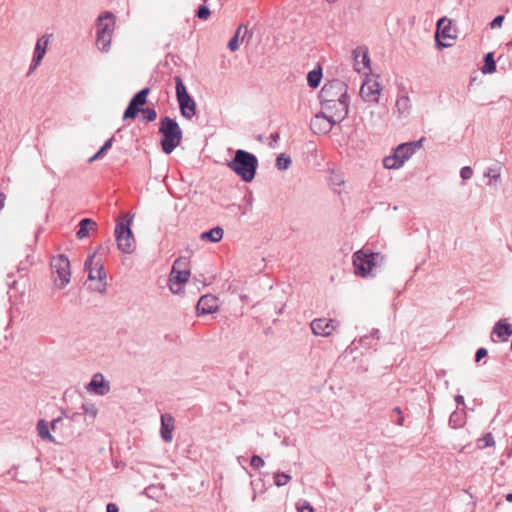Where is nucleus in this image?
I'll list each match as a JSON object with an SVG mask.
<instances>
[{"mask_svg":"<svg viewBox=\"0 0 512 512\" xmlns=\"http://www.w3.org/2000/svg\"><path fill=\"white\" fill-rule=\"evenodd\" d=\"M224 231L221 227H214L209 231L203 232L200 235V239L203 241H210L212 243H217L223 238Z\"/></svg>","mask_w":512,"mask_h":512,"instance_id":"a878e982","label":"nucleus"},{"mask_svg":"<svg viewBox=\"0 0 512 512\" xmlns=\"http://www.w3.org/2000/svg\"><path fill=\"white\" fill-rule=\"evenodd\" d=\"M381 87L374 78H367L360 87V97L366 103H377L380 97Z\"/></svg>","mask_w":512,"mask_h":512,"instance_id":"dca6fc26","label":"nucleus"},{"mask_svg":"<svg viewBox=\"0 0 512 512\" xmlns=\"http://www.w3.org/2000/svg\"><path fill=\"white\" fill-rule=\"evenodd\" d=\"M354 62L355 64H369L370 59L366 47H357L354 49Z\"/></svg>","mask_w":512,"mask_h":512,"instance_id":"c756f323","label":"nucleus"},{"mask_svg":"<svg viewBox=\"0 0 512 512\" xmlns=\"http://www.w3.org/2000/svg\"><path fill=\"white\" fill-rule=\"evenodd\" d=\"M35 67H36V66H33V68H31V69L29 70V72L27 73V75H28V76H29V75H31V74L33 73V71H34V68H35Z\"/></svg>","mask_w":512,"mask_h":512,"instance_id":"5fc2aeb1","label":"nucleus"},{"mask_svg":"<svg viewBox=\"0 0 512 512\" xmlns=\"http://www.w3.org/2000/svg\"><path fill=\"white\" fill-rule=\"evenodd\" d=\"M329 183L334 193H337L340 196L342 204H349L351 198L349 191L345 189L344 174L340 170H332L329 177Z\"/></svg>","mask_w":512,"mask_h":512,"instance_id":"2eb2a0df","label":"nucleus"},{"mask_svg":"<svg viewBox=\"0 0 512 512\" xmlns=\"http://www.w3.org/2000/svg\"><path fill=\"white\" fill-rule=\"evenodd\" d=\"M484 64H495L493 53H488L484 57Z\"/></svg>","mask_w":512,"mask_h":512,"instance_id":"a18cd8bd","label":"nucleus"},{"mask_svg":"<svg viewBox=\"0 0 512 512\" xmlns=\"http://www.w3.org/2000/svg\"><path fill=\"white\" fill-rule=\"evenodd\" d=\"M423 141L424 139L421 138L417 141L399 144L393 149L392 154L383 158L382 163L384 168L389 170H398L402 168L404 164L416 153V151L421 149Z\"/></svg>","mask_w":512,"mask_h":512,"instance_id":"7ed1b4c3","label":"nucleus"},{"mask_svg":"<svg viewBox=\"0 0 512 512\" xmlns=\"http://www.w3.org/2000/svg\"><path fill=\"white\" fill-rule=\"evenodd\" d=\"M504 20V16L499 15L491 22L490 26L492 29L500 27L502 25V22Z\"/></svg>","mask_w":512,"mask_h":512,"instance_id":"79ce46f5","label":"nucleus"},{"mask_svg":"<svg viewBox=\"0 0 512 512\" xmlns=\"http://www.w3.org/2000/svg\"><path fill=\"white\" fill-rule=\"evenodd\" d=\"M395 411H396L397 413L401 414V411H400V409H399V408H395Z\"/></svg>","mask_w":512,"mask_h":512,"instance_id":"6e6d98bb","label":"nucleus"},{"mask_svg":"<svg viewBox=\"0 0 512 512\" xmlns=\"http://www.w3.org/2000/svg\"><path fill=\"white\" fill-rule=\"evenodd\" d=\"M495 444L494 438L491 433L485 434L482 438L478 439L477 445L479 448L484 449Z\"/></svg>","mask_w":512,"mask_h":512,"instance_id":"c9c22d12","label":"nucleus"},{"mask_svg":"<svg viewBox=\"0 0 512 512\" xmlns=\"http://www.w3.org/2000/svg\"><path fill=\"white\" fill-rule=\"evenodd\" d=\"M488 354V351L486 348H479L477 351H476V354H475V360L477 362H479L482 358L486 357Z\"/></svg>","mask_w":512,"mask_h":512,"instance_id":"a19ab883","label":"nucleus"},{"mask_svg":"<svg viewBox=\"0 0 512 512\" xmlns=\"http://www.w3.org/2000/svg\"><path fill=\"white\" fill-rule=\"evenodd\" d=\"M505 498H506V501H508V502H512V493H508V494L505 496Z\"/></svg>","mask_w":512,"mask_h":512,"instance_id":"603ef678","label":"nucleus"},{"mask_svg":"<svg viewBox=\"0 0 512 512\" xmlns=\"http://www.w3.org/2000/svg\"><path fill=\"white\" fill-rule=\"evenodd\" d=\"M174 418L170 414L161 415L160 435L164 442L170 443L173 440Z\"/></svg>","mask_w":512,"mask_h":512,"instance_id":"412c9836","label":"nucleus"},{"mask_svg":"<svg viewBox=\"0 0 512 512\" xmlns=\"http://www.w3.org/2000/svg\"><path fill=\"white\" fill-rule=\"evenodd\" d=\"M176 82V95L183 117L192 119L196 114V103L193 98L188 94L186 87L181 77H175Z\"/></svg>","mask_w":512,"mask_h":512,"instance_id":"f8f14e48","label":"nucleus"},{"mask_svg":"<svg viewBox=\"0 0 512 512\" xmlns=\"http://www.w3.org/2000/svg\"><path fill=\"white\" fill-rule=\"evenodd\" d=\"M496 68H497V66H482L481 72L484 75L492 74V73L496 72Z\"/></svg>","mask_w":512,"mask_h":512,"instance_id":"37998d69","label":"nucleus"},{"mask_svg":"<svg viewBox=\"0 0 512 512\" xmlns=\"http://www.w3.org/2000/svg\"><path fill=\"white\" fill-rule=\"evenodd\" d=\"M291 480V476L287 473L277 471L273 475L274 484L277 487H283L287 485Z\"/></svg>","mask_w":512,"mask_h":512,"instance_id":"7c9ffc66","label":"nucleus"},{"mask_svg":"<svg viewBox=\"0 0 512 512\" xmlns=\"http://www.w3.org/2000/svg\"><path fill=\"white\" fill-rule=\"evenodd\" d=\"M296 509L298 512H313V507L306 500H299L296 504Z\"/></svg>","mask_w":512,"mask_h":512,"instance_id":"e433bc0d","label":"nucleus"},{"mask_svg":"<svg viewBox=\"0 0 512 512\" xmlns=\"http://www.w3.org/2000/svg\"><path fill=\"white\" fill-rule=\"evenodd\" d=\"M457 38V30L452 26L451 19L442 17L437 21L435 42L438 48L451 47Z\"/></svg>","mask_w":512,"mask_h":512,"instance_id":"9d476101","label":"nucleus"},{"mask_svg":"<svg viewBox=\"0 0 512 512\" xmlns=\"http://www.w3.org/2000/svg\"><path fill=\"white\" fill-rule=\"evenodd\" d=\"M321 79H322L321 66H316L307 75V82L311 88H317L321 82Z\"/></svg>","mask_w":512,"mask_h":512,"instance_id":"cd10ccee","label":"nucleus"},{"mask_svg":"<svg viewBox=\"0 0 512 512\" xmlns=\"http://www.w3.org/2000/svg\"><path fill=\"white\" fill-rule=\"evenodd\" d=\"M247 35L248 27L246 25L239 26L235 32V35L228 42V48L231 51H236L240 46V42H243Z\"/></svg>","mask_w":512,"mask_h":512,"instance_id":"b1692460","label":"nucleus"},{"mask_svg":"<svg viewBox=\"0 0 512 512\" xmlns=\"http://www.w3.org/2000/svg\"><path fill=\"white\" fill-rule=\"evenodd\" d=\"M398 424H399V425H402V424H403V417H402V416H400V418L398 419Z\"/></svg>","mask_w":512,"mask_h":512,"instance_id":"864d4df0","label":"nucleus"},{"mask_svg":"<svg viewBox=\"0 0 512 512\" xmlns=\"http://www.w3.org/2000/svg\"><path fill=\"white\" fill-rule=\"evenodd\" d=\"M97 224L94 220L90 218H84L79 223V229L77 231V237L79 239L86 238L89 235V232L95 231Z\"/></svg>","mask_w":512,"mask_h":512,"instance_id":"393cba45","label":"nucleus"},{"mask_svg":"<svg viewBox=\"0 0 512 512\" xmlns=\"http://www.w3.org/2000/svg\"><path fill=\"white\" fill-rule=\"evenodd\" d=\"M339 107V113L327 114V112H321L316 114L310 122L313 133L326 134L331 131L336 123L342 121L346 117V106L339 103Z\"/></svg>","mask_w":512,"mask_h":512,"instance_id":"6e6552de","label":"nucleus"},{"mask_svg":"<svg viewBox=\"0 0 512 512\" xmlns=\"http://www.w3.org/2000/svg\"><path fill=\"white\" fill-rule=\"evenodd\" d=\"M219 308L218 298L214 295H203L197 303V312L199 315H208L215 313Z\"/></svg>","mask_w":512,"mask_h":512,"instance_id":"aec40b11","label":"nucleus"},{"mask_svg":"<svg viewBox=\"0 0 512 512\" xmlns=\"http://www.w3.org/2000/svg\"><path fill=\"white\" fill-rule=\"evenodd\" d=\"M6 195L4 193H0V210L3 209L5 205Z\"/></svg>","mask_w":512,"mask_h":512,"instance_id":"09e8293b","label":"nucleus"},{"mask_svg":"<svg viewBox=\"0 0 512 512\" xmlns=\"http://www.w3.org/2000/svg\"><path fill=\"white\" fill-rule=\"evenodd\" d=\"M37 433L39 437L43 440H47L49 442L55 443L54 436L49 431V424L45 420L41 419L37 423Z\"/></svg>","mask_w":512,"mask_h":512,"instance_id":"bb28decb","label":"nucleus"},{"mask_svg":"<svg viewBox=\"0 0 512 512\" xmlns=\"http://www.w3.org/2000/svg\"><path fill=\"white\" fill-rule=\"evenodd\" d=\"M106 512H119L118 506L114 503L107 504Z\"/></svg>","mask_w":512,"mask_h":512,"instance_id":"49530a36","label":"nucleus"},{"mask_svg":"<svg viewBox=\"0 0 512 512\" xmlns=\"http://www.w3.org/2000/svg\"><path fill=\"white\" fill-rule=\"evenodd\" d=\"M250 464L254 469H259L265 465V461L260 456L254 455L251 458Z\"/></svg>","mask_w":512,"mask_h":512,"instance_id":"ea45409f","label":"nucleus"},{"mask_svg":"<svg viewBox=\"0 0 512 512\" xmlns=\"http://www.w3.org/2000/svg\"><path fill=\"white\" fill-rule=\"evenodd\" d=\"M51 36L52 35L45 34L37 40L32 58V64H40L46 53Z\"/></svg>","mask_w":512,"mask_h":512,"instance_id":"5701e85b","label":"nucleus"},{"mask_svg":"<svg viewBox=\"0 0 512 512\" xmlns=\"http://www.w3.org/2000/svg\"><path fill=\"white\" fill-rule=\"evenodd\" d=\"M85 389L90 394L105 396L110 392L111 386L102 373H95L90 382L86 384Z\"/></svg>","mask_w":512,"mask_h":512,"instance_id":"a211bd4d","label":"nucleus"},{"mask_svg":"<svg viewBox=\"0 0 512 512\" xmlns=\"http://www.w3.org/2000/svg\"><path fill=\"white\" fill-rule=\"evenodd\" d=\"M116 28V17L110 11H104L95 21V44L98 50L108 52Z\"/></svg>","mask_w":512,"mask_h":512,"instance_id":"f257e3e1","label":"nucleus"},{"mask_svg":"<svg viewBox=\"0 0 512 512\" xmlns=\"http://www.w3.org/2000/svg\"><path fill=\"white\" fill-rule=\"evenodd\" d=\"M112 143H113V138H109L104 143V145L98 150V152L89 158L88 162L92 163V162L96 161L97 159H99L100 157H102L104 155V153L107 152L111 148Z\"/></svg>","mask_w":512,"mask_h":512,"instance_id":"72a5a7b5","label":"nucleus"},{"mask_svg":"<svg viewBox=\"0 0 512 512\" xmlns=\"http://www.w3.org/2000/svg\"><path fill=\"white\" fill-rule=\"evenodd\" d=\"M338 323L332 319L317 318L314 319L310 328L315 336L329 337L337 331Z\"/></svg>","mask_w":512,"mask_h":512,"instance_id":"f3484780","label":"nucleus"},{"mask_svg":"<svg viewBox=\"0 0 512 512\" xmlns=\"http://www.w3.org/2000/svg\"><path fill=\"white\" fill-rule=\"evenodd\" d=\"M412 111L410 98L406 94L398 95L395 103V112L401 119L407 118Z\"/></svg>","mask_w":512,"mask_h":512,"instance_id":"4be33fe9","label":"nucleus"},{"mask_svg":"<svg viewBox=\"0 0 512 512\" xmlns=\"http://www.w3.org/2000/svg\"><path fill=\"white\" fill-rule=\"evenodd\" d=\"M456 417H457V414H456V413H453V414L450 416V419H449V424H450V426H451V427H453V428H457V427H459V426L461 425V423H458V422H457Z\"/></svg>","mask_w":512,"mask_h":512,"instance_id":"c03bdc74","label":"nucleus"},{"mask_svg":"<svg viewBox=\"0 0 512 512\" xmlns=\"http://www.w3.org/2000/svg\"><path fill=\"white\" fill-rule=\"evenodd\" d=\"M85 270L88 272V279L91 281L97 280L98 283L94 290L102 293L106 289V272L104 270L101 260L96 259V255H90L85 261Z\"/></svg>","mask_w":512,"mask_h":512,"instance_id":"9b49d317","label":"nucleus"},{"mask_svg":"<svg viewBox=\"0 0 512 512\" xmlns=\"http://www.w3.org/2000/svg\"><path fill=\"white\" fill-rule=\"evenodd\" d=\"M473 174V169L470 166H464L460 170V177L463 181L471 179Z\"/></svg>","mask_w":512,"mask_h":512,"instance_id":"58836bf2","label":"nucleus"},{"mask_svg":"<svg viewBox=\"0 0 512 512\" xmlns=\"http://www.w3.org/2000/svg\"><path fill=\"white\" fill-rule=\"evenodd\" d=\"M81 409L84 414L89 417L91 420H94L98 414V408L94 403L85 402L82 404Z\"/></svg>","mask_w":512,"mask_h":512,"instance_id":"2f4dec72","label":"nucleus"},{"mask_svg":"<svg viewBox=\"0 0 512 512\" xmlns=\"http://www.w3.org/2000/svg\"><path fill=\"white\" fill-rule=\"evenodd\" d=\"M227 165L243 181L251 182L256 174L258 160L255 155L239 149L236 151L234 158L229 161Z\"/></svg>","mask_w":512,"mask_h":512,"instance_id":"20e7f679","label":"nucleus"},{"mask_svg":"<svg viewBox=\"0 0 512 512\" xmlns=\"http://www.w3.org/2000/svg\"><path fill=\"white\" fill-rule=\"evenodd\" d=\"M291 165V159L285 154H280L276 159V166L279 170H286Z\"/></svg>","mask_w":512,"mask_h":512,"instance_id":"f704fd0d","label":"nucleus"},{"mask_svg":"<svg viewBox=\"0 0 512 512\" xmlns=\"http://www.w3.org/2000/svg\"><path fill=\"white\" fill-rule=\"evenodd\" d=\"M484 176L489 178L488 185H496L501 177V168L498 165L488 167L484 172Z\"/></svg>","mask_w":512,"mask_h":512,"instance_id":"c85d7f7f","label":"nucleus"},{"mask_svg":"<svg viewBox=\"0 0 512 512\" xmlns=\"http://www.w3.org/2000/svg\"><path fill=\"white\" fill-rule=\"evenodd\" d=\"M378 339V330H374L370 336H361L359 343L365 347H372Z\"/></svg>","mask_w":512,"mask_h":512,"instance_id":"473e14b6","label":"nucleus"},{"mask_svg":"<svg viewBox=\"0 0 512 512\" xmlns=\"http://www.w3.org/2000/svg\"><path fill=\"white\" fill-rule=\"evenodd\" d=\"M181 260L177 259L169 275V289L173 294H181L183 292L184 284L189 280L190 271L186 269H179Z\"/></svg>","mask_w":512,"mask_h":512,"instance_id":"4468645a","label":"nucleus"},{"mask_svg":"<svg viewBox=\"0 0 512 512\" xmlns=\"http://www.w3.org/2000/svg\"><path fill=\"white\" fill-rule=\"evenodd\" d=\"M210 15L211 12L209 8L205 5L200 6L196 12V16L202 20H207L210 17Z\"/></svg>","mask_w":512,"mask_h":512,"instance_id":"4c0bfd02","label":"nucleus"},{"mask_svg":"<svg viewBox=\"0 0 512 512\" xmlns=\"http://www.w3.org/2000/svg\"><path fill=\"white\" fill-rule=\"evenodd\" d=\"M51 269L54 284L59 289L66 287L71 278L69 259L63 254L53 257L51 260Z\"/></svg>","mask_w":512,"mask_h":512,"instance_id":"1a4fd4ad","label":"nucleus"},{"mask_svg":"<svg viewBox=\"0 0 512 512\" xmlns=\"http://www.w3.org/2000/svg\"><path fill=\"white\" fill-rule=\"evenodd\" d=\"M149 88H144L136 93L130 100L128 107L124 111L123 120L134 119L139 112L142 113L146 122H152L157 118V112L154 108L140 109L147 102Z\"/></svg>","mask_w":512,"mask_h":512,"instance_id":"0eeeda50","label":"nucleus"},{"mask_svg":"<svg viewBox=\"0 0 512 512\" xmlns=\"http://www.w3.org/2000/svg\"><path fill=\"white\" fill-rule=\"evenodd\" d=\"M339 110H340V107L336 106L332 110H325V111L327 112V114H331V113H339Z\"/></svg>","mask_w":512,"mask_h":512,"instance_id":"3c124183","label":"nucleus"},{"mask_svg":"<svg viewBox=\"0 0 512 512\" xmlns=\"http://www.w3.org/2000/svg\"><path fill=\"white\" fill-rule=\"evenodd\" d=\"M320 98L325 110H332L342 103L346 106V115L348 114L349 96L347 87L341 81L334 80L325 84L320 91Z\"/></svg>","mask_w":512,"mask_h":512,"instance_id":"f03ea898","label":"nucleus"},{"mask_svg":"<svg viewBox=\"0 0 512 512\" xmlns=\"http://www.w3.org/2000/svg\"><path fill=\"white\" fill-rule=\"evenodd\" d=\"M455 401L458 403V404H464V397L461 396V395H457L455 397Z\"/></svg>","mask_w":512,"mask_h":512,"instance_id":"8fccbe9b","label":"nucleus"},{"mask_svg":"<svg viewBox=\"0 0 512 512\" xmlns=\"http://www.w3.org/2000/svg\"><path fill=\"white\" fill-rule=\"evenodd\" d=\"M384 257L380 253H375L369 249H361L354 252V274L363 278L374 277L376 269L383 261Z\"/></svg>","mask_w":512,"mask_h":512,"instance_id":"39448f33","label":"nucleus"},{"mask_svg":"<svg viewBox=\"0 0 512 512\" xmlns=\"http://www.w3.org/2000/svg\"><path fill=\"white\" fill-rule=\"evenodd\" d=\"M159 133L162 134V150L166 154H171L182 140V130L179 124L170 117H164L160 121Z\"/></svg>","mask_w":512,"mask_h":512,"instance_id":"423d86ee","label":"nucleus"},{"mask_svg":"<svg viewBox=\"0 0 512 512\" xmlns=\"http://www.w3.org/2000/svg\"><path fill=\"white\" fill-rule=\"evenodd\" d=\"M60 422H61V418H56V419H54V420L51 422V425H50V426H51V429H52L53 431H55V430L57 429L58 425L60 424Z\"/></svg>","mask_w":512,"mask_h":512,"instance_id":"de8ad7c7","label":"nucleus"},{"mask_svg":"<svg viewBox=\"0 0 512 512\" xmlns=\"http://www.w3.org/2000/svg\"><path fill=\"white\" fill-rule=\"evenodd\" d=\"M512 336V325L506 319H500L494 325L491 332L492 341L506 342Z\"/></svg>","mask_w":512,"mask_h":512,"instance_id":"6ab92c4d","label":"nucleus"},{"mask_svg":"<svg viewBox=\"0 0 512 512\" xmlns=\"http://www.w3.org/2000/svg\"><path fill=\"white\" fill-rule=\"evenodd\" d=\"M115 238L121 252L130 254L134 251L135 239L130 228V221H120L116 224Z\"/></svg>","mask_w":512,"mask_h":512,"instance_id":"ddd939ff","label":"nucleus"}]
</instances>
